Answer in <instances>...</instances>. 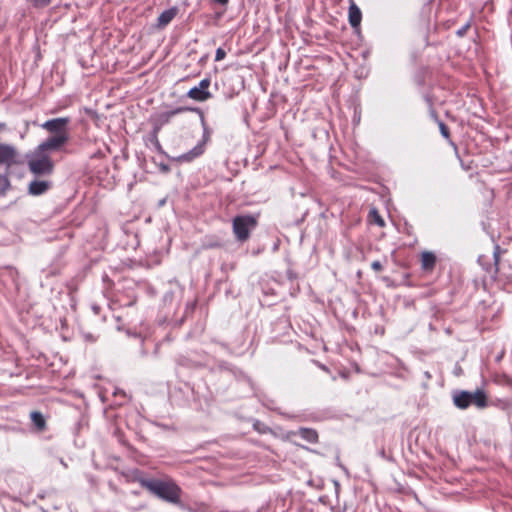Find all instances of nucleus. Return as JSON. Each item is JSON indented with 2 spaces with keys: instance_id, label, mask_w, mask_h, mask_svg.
Returning a JSON list of instances; mask_svg holds the SVG:
<instances>
[{
  "instance_id": "1",
  "label": "nucleus",
  "mask_w": 512,
  "mask_h": 512,
  "mask_svg": "<svg viewBox=\"0 0 512 512\" xmlns=\"http://www.w3.org/2000/svg\"><path fill=\"white\" fill-rule=\"evenodd\" d=\"M140 486L150 493L156 495L160 499L172 504H179L181 502L182 489L172 479H138Z\"/></svg>"
},
{
  "instance_id": "2",
  "label": "nucleus",
  "mask_w": 512,
  "mask_h": 512,
  "mask_svg": "<svg viewBox=\"0 0 512 512\" xmlns=\"http://www.w3.org/2000/svg\"><path fill=\"white\" fill-rule=\"evenodd\" d=\"M27 158V166L32 174L36 176H48L53 173L55 164L50 154L45 153L38 147H36Z\"/></svg>"
},
{
  "instance_id": "3",
  "label": "nucleus",
  "mask_w": 512,
  "mask_h": 512,
  "mask_svg": "<svg viewBox=\"0 0 512 512\" xmlns=\"http://www.w3.org/2000/svg\"><path fill=\"white\" fill-rule=\"evenodd\" d=\"M258 226V216L246 214L237 215L232 219V231L240 243L248 241L252 231Z\"/></svg>"
},
{
  "instance_id": "4",
  "label": "nucleus",
  "mask_w": 512,
  "mask_h": 512,
  "mask_svg": "<svg viewBox=\"0 0 512 512\" xmlns=\"http://www.w3.org/2000/svg\"><path fill=\"white\" fill-rule=\"evenodd\" d=\"M453 403L459 409H467L470 405H475L478 408L487 406V395L481 389L475 392L458 391L453 395Z\"/></svg>"
},
{
  "instance_id": "5",
  "label": "nucleus",
  "mask_w": 512,
  "mask_h": 512,
  "mask_svg": "<svg viewBox=\"0 0 512 512\" xmlns=\"http://www.w3.org/2000/svg\"><path fill=\"white\" fill-rule=\"evenodd\" d=\"M196 109L189 107H178L173 110L164 111L153 115L150 119L151 124L153 126V134L155 139H157V135L162 129V127L171 122V120L178 114L186 112V111H195ZM158 143V140H156Z\"/></svg>"
},
{
  "instance_id": "6",
  "label": "nucleus",
  "mask_w": 512,
  "mask_h": 512,
  "mask_svg": "<svg viewBox=\"0 0 512 512\" xmlns=\"http://www.w3.org/2000/svg\"><path fill=\"white\" fill-rule=\"evenodd\" d=\"M211 85L210 78L202 79L197 86L192 87L187 92V97L197 102H205L212 98V94L209 91Z\"/></svg>"
},
{
  "instance_id": "7",
  "label": "nucleus",
  "mask_w": 512,
  "mask_h": 512,
  "mask_svg": "<svg viewBox=\"0 0 512 512\" xmlns=\"http://www.w3.org/2000/svg\"><path fill=\"white\" fill-rule=\"evenodd\" d=\"M70 124V118L69 117H59L47 120L44 122L41 127L46 130L47 132L55 135H69L68 133V125Z\"/></svg>"
},
{
  "instance_id": "8",
  "label": "nucleus",
  "mask_w": 512,
  "mask_h": 512,
  "mask_svg": "<svg viewBox=\"0 0 512 512\" xmlns=\"http://www.w3.org/2000/svg\"><path fill=\"white\" fill-rule=\"evenodd\" d=\"M69 140V135H53L40 143L37 147L45 153L60 150Z\"/></svg>"
},
{
  "instance_id": "9",
  "label": "nucleus",
  "mask_w": 512,
  "mask_h": 512,
  "mask_svg": "<svg viewBox=\"0 0 512 512\" xmlns=\"http://www.w3.org/2000/svg\"><path fill=\"white\" fill-rule=\"evenodd\" d=\"M495 280L505 287L506 285L511 284L512 282V267L510 265H505L500 263L499 256L495 255Z\"/></svg>"
},
{
  "instance_id": "10",
  "label": "nucleus",
  "mask_w": 512,
  "mask_h": 512,
  "mask_svg": "<svg viewBox=\"0 0 512 512\" xmlns=\"http://www.w3.org/2000/svg\"><path fill=\"white\" fill-rule=\"evenodd\" d=\"M17 149L9 144H0V165H4L7 169L17 163Z\"/></svg>"
},
{
  "instance_id": "11",
  "label": "nucleus",
  "mask_w": 512,
  "mask_h": 512,
  "mask_svg": "<svg viewBox=\"0 0 512 512\" xmlns=\"http://www.w3.org/2000/svg\"><path fill=\"white\" fill-rule=\"evenodd\" d=\"M178 11L179 10L177 7H172L170 9L163 11L157 18L156 27L158 29L165 28L176 17Z\"/></svg>"
},
{
  "instance_id": "12",
  "label": "nucleus",
  "mask_w": 512,
  "mask_h": 512,
  "mask_svg": "<svg viewBox=\"0 0 512 512\" xmlns=\"http://www.w3.org/2000/svg\"><path fill=\"white\" fill-rule=\"evenodd\" d=\"M421 268L425 272H432L436 266V256L433 252L424 251L420 256Z\"/></svg>"
},
{
  "instance_id": "13",
  "label": "nucleus",
  "mask_w": 512,
  "mask_h": 512,
  "mask_svg": "<svg viewBox=\"0 0 512 512\" xmlns=\"http://www.w3.org/2000/svg\"><path fill=\"white\" fill-rule=\"evenodd\" d=\"M51 187L49 181L34 180L29 184L28 191L31 195L39 196L47 192Z\"/></svg>"
},
{
  "instance_id": "14",
  "label": "nucleus",
  "mask_w": 512,
  "mask_h": 512,
  "mask_svg": "<svg viewBox=\"0 0 512 512\" xmlns=\"http://www.w3.org/2000/svg\"><path fill=\"white\" fill-rule=\"evenodd\" d=\"M348 19L349 24L351 25L352 28H359L362 20V13L359 7L354 2H351L349 6Z\"/></svg>"
},
{
  "instance_id": "15",
  "label": "nucleus",
  "mask_w": 512,
  "mask_h": 512,
  "mask_svg": "<svg viewBox=\"0 0 512 512\" xmlns=\"http://www.w3.org/2000/svg\"><path fill=\"white\" fill-rule=\"evenodd\" d=\"M30 419L36 432H44L47 429L46 419L40 411H32Z\"/></svg>"
},
{
  "instance_id": "16",
  "label": "nucleus",
  "mask_w": 512,
  "mask_h": 512,
  "mask_svg": "<svg viewBox=\"0 0 512 512\" xmlns=\"http://www.w3.org/2000/svg\"><path fill=\"white\" fill-rule=\"evenodd\" d=\"M297 434L309 443L318 442V432L312 428H300Z\"/></svg>"
},
{
  "instance_id": "17",
  "label": "nucleus",
  "mask_w": 512,
  "mask_h": 512,
  "mask_svg": "<svg viewBox=\"0 0 512 512\" xmlns=\"http://www.w3.org/2000/svg\"><path fill=\"white\" fill-rule=\"evenodd\" d=\"M224 246L223 242L221 239H219L218 237H208L203 243H202V248L205 249V250H208V249H217V248H222Z\"/></svg>"
},
{
  "instance_id": "18",
  "label": "nucleus",
  "mask_w": 512,
  "mask_h": 512,
  "mask_svg": "<svg viewBox=\"0 0 512 512\" xmlns=\"http://www.w3.org/2000/svg\"><path fill=\"white\" fill-rule=\"evenodd\" d=\"M369 219L372 223H375L379 227L385 226V221L376 209H372L369 212Z\"/></svg>"
},
{
  "instance_id": "19",
  "label": "nucleus",
  "mask_w": 512,
  "mask_h": 512,
  "mask_svg": "<svg viewBox=\"0 0 512 512\" xmlns=\"http://www.w3.org/2000/svg\"><path fill=\"white\" fill-rule=\"evenodd\" d=\"M26 2L35 9H42L48 7L51 3V0H26Z\"/></svg>"
},
{
  "instance_id": "20",
  "label": "nucleus",
  "mask_w": 512,
  "mask_h": 512,
  "mask_svg": "<svg viewBox=\"0 0 512 512\" xmlns=\"http://www.w3.org/2000/svg\"><path fill=\"white\" fill-rule=\"evenodd\" d=\"M10 182L7 174H0V194L5 193L9 188Z\"/></svg>"
},
{
  "instance_id": "21",
  "label": "nucleus",
  "mask_w": 512,
  "mask_h": 512,
  "mask_svg": "<svg viewBox=\"0 0 512 512\" xmlns=\"http://www.w3.org/2000/svg\"><path fill=\"white\" fill-rule=\"evenodd\" d=\"M439 129H440L442 136L444 138H446L447 140H450V130H449L448 126L443 122H439Z\"/></svg>"
},
{
  "instance_id": "22",
  "label": "nucleus",
  "mask_w": 512,
  "mask_h": 512,
  "mask_svg": "<svg viewBox=\"0 0 512 512\" xmlns=\"http://www.w3.org/2000/svg\"><path fill=\"white\" fill-rule=\"evenodd\" d=\"M226 57V52L223 48H218L215 54V61H221Z\"/></svg>"
},
{
  "instance_id": "23",
  "label": "nucleus",
  "mask_w": 512,
  "mask_h": 512,
  "mask_svg": "<svg viewBox=\"0 0 512 512\" xmlns=\"http://www.w3.org/2000/svg\"><path fill=\"white\" fill-rule=\"evenodd\" d=\"M253 427L255 430H257L260 433H265L267 430V427L264 424H262L260 421H256L253 424Z\"/></svg>"
},
{
  "instance_id": "24",
  "label": "nucleus",
  "mask_w": 512,
  "mask_h": 512,
  "mask_svg": "<svg viewBox=\"0 0 512 512\" xmlns=\"http://www.w3.org/2000/svg\"><path fill=\"white\" fill-rule=\"evenodd\" d=\"M470 28V23H467L465 24L463 27H461L457 32V36L459 37H463L464 35H466L467 31L469 30Z\"/></svg>"
},
{
  "instance_id": "25",
  "label": "nucleus",
  "mask_w": 512,
  "mask_h": 512,
  "mask_svg": "<svg viewBox=\"0 0 512 512\" xmlns=\"http://www.w3.org/2000/svg\"><path fill=\"white\" fill-rule=\"evenodd\" d=\"M371 267L376 272H380L383 269V266H382L381 262L378 261V260L373 261L372 264H371Z\"/></svg>"
},
{
  "instance_id": "26",
  "label": "nucleus",
  "mask_w": 512,
  "mask_h": 512,
  "mask_svg": "<svg viewBox=\"0 0 512 512\" xmlns=\"http://www.w3.org/2000/svg\"><path fill=\"white\" fill-rule=\"evenodd\" d=\"M5 129V124L3 123H0V131L4 130Z\"/></svg>"
},
{
  "instance_id": "27",
  "label": "nucleus",
  "mask_w": 512,
  "mask_h": 512,
  "mask_svg": "<svg viewBox=\"0 0 512 512\" xmlns=\"http://www.w3.org/2000/svg\"><path fill=\"white\" fill-rule=\"evenodd\" d=\"M134 303H135V301H130L128 305H129V306H131V305H133Z\"/></svg>"
},
{
  "instance_id": "28",
  "label": "nucleus",
  "mask_w": 512,
  "mask_h": 512,
  "mask_svg": "<svg viewBox=\"0 0 512 512\" xmlns=\"http://www.w3.org/2000/svg\"><path fill=\"white\" fill-rule=\"evenodd\" d=\"M201 153H202V151L200 150L197 153H195V155L197 156V155H200Z\"/></svg>"
}]
</instances>
